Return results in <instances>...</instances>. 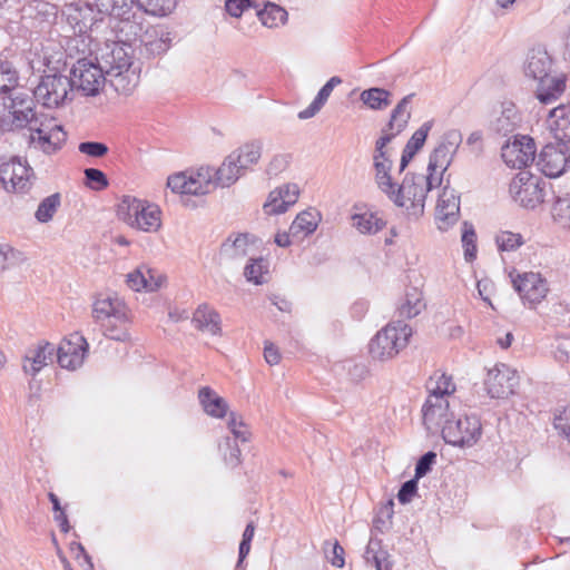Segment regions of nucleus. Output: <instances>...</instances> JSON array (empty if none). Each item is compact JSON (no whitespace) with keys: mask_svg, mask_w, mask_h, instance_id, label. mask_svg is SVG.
Segmentation results:
<instances>
[{"mask_svg":"<svg viewBox=\"0 0 570 570\" xmlns=\"http://www.w3.org/2000/svg\"><path fill=\"white\" fill-rule=\"evenodd\" d=\"M193 323L198 331L208 336H217L222 332L218 314L206 305H200L194 313Z\"/></svg>","mask_w":570,"mask_h":570,"instance_id":"nucleus-23","label":"nucleus"},{"mask_svg":"<svg viewBox=\"0 0 570 570\" xmlns=\"http://www.w3.org/2000/svg\"><path fill=\"white\" fill-rule=\"evenodd\" d=\"M430 395L428 399H446L455 391L452 379L445 374H435L430 379Z\"/></svg>","mask_w":570,"mask_h":570,"instance_id":"nucleus-32","label":"nucleus"},{"mask_svg":"<svg viewBox=\"0 0 570 570\" xmlns=\"http://www.w3.org/2000/svg\"><path fill=\"white\" fill-rule=\"evenodd\" d=\"M421 301L422 293L416 288H412L405 295V303L402 305L403 312L407 316L416 315L419 313V306L421 304Z\"/></svg>","mask_w":570,"mask_h":570,"instance_id":"nucleus-45","label":"nucleus"},{"mask_svg":"<svg viewBox=\"0 0 570 570\" xmlns=\"http://www.w3.org/2000/svg\"><path fill=\"white\" fill-rule=\"evenodd\" d=\"M431 126L429 124L417 129L409 140L404 155L402 157V168L406 166L414 154L423 146Z\"/></svg>","mask_w":570,"mask_h":570,"instance_id":"nucleus-37","label":"nucleus"},{"mask_svg":"<svg viewBox=\"0 0 570 570\" xmlns=\"http://www.w3.org/2000/svg\"><path fill=\"white\" fill-rule=\"evenodd\" d=\"M544 189L541 177L530 171H520L510 185V193L515 202L529 208L543 203Z\"/></svg>","mask_w":570,"mask_h":570,"instance_id":"nucleus-8","label":"nucleus"},{"mask_svg":"<svg viewBox=\"0 0 570 570\" xmlns=\"http://www.w3.org/2000/svg\"><path fill=\"white\" fill-rule=\"evenodd\" d=\"M73 83L87 96H96L105 85V73L99 65L80 59L72 68Z\"/></svg>","mask_w":570,"mask_h":570,"instance_id":"nucleus-12","label":"nucleus"},{"mask_svg":"<svg viewBox=\"0 0 570 570\" xmlns=\"http://www.w3.org/2000/svg\"><path fill=\"white\" fill-rule=\"evenodd\" d=\"M79 150L91 157H101L107 153V146L101 142H81Z\"/></svg>","mask_w":570,"mask_h":570,"instance_id":"nucleus-50","label":"nucleus"},{"mask_svg":"<svg viewBox=\"0 0 570 570\" xmlns=\"http://www.w3.org/2000/svg\"><path fill=\"white\" fill-rule=\"evenodd\" d=\"M410 336L411 328L406 324L386 325L372 340L370 353L377 360L391 358L407 344Z\"/></svg>","mask_w":570,"mask_h":570,"instance_id":"nucleus-7","label":"nucleus"},{"mask_svg":"<svg viewBox=\"0 0 570 570\" xmlns=\"http://www.w3.org/2000/svg\"><path fill=\"white\" fill-rule=\"evenodd\" d=\"M218 460L226 468H237L242 463V450L236 442L229 439L218 445Z\"/></svg>","mask_w":570,"mask_h":570,"instance_id":"nucleus-30","label":"nucleus"},{"mask_svg":"<svg viewBox=\"0 0 570 570\" xmlns=\"http://www.w3.org/2000/svg\"><path fill=\"white\" fill-rule=\"evenodd\" d=\"M501 250H513L521 245V236L512 232H502L497 237Z\"/></svg>","mask_w":570,"mask_h":570,"instance_id":"nucleus-47","label":"nucleus"},{"mask_svg":"<svg viewBox=\"0 0 570 570\" xmlns=\"http://www.w3.org/2000/svg\"><path fill=\"white\" fill-rule=\"evenodd\" d=\"M551 67V59L548 56L547 51L538 49L533 50L530 62L529 70L531 75L540 80L547 76H549Z\"/></svg>","mask_w":570,"mask_h":570,"instance_id":"nucleus-33","label":"nucleus"},{"mask_svg":"<svg viewBox=\"0 0 570 570\" xmlns=\"http://www.w3.org/2000/svg\"><path fill=\"white\" fill-rule=\"evenodd\" d=\"M373 558H374L376 570H390V563L387 560V554L385 552L375 554Z\"/></svg>","mask_w":570,"mask_h":570,"instance_id":"nucleus-61","label":"nucleus"},{"mask_svg":"<svg viewBox=\"0 0 570 570\" xmlns=\"http://www.w3.org/2000/svg\"><path fill=\"white\" fill-rule=\"evenodd\" d=\"M554 428L570 438V406L563 407L554 417Z\"/></svg>","mask_w":570,"mask_h":570,"instance_id":"nucleus-48","label":"nucleus"},{"mask_svg":"<svg viewBox=\"0 0 570 570\" xmlns=\"http://www.w3.org/2000/svg\"><path fill=\"white\" fill-rule=\"evenodd\" d=\"M67 570H92V563L81 544L72 542L62 556Z\"/></svg>","mask_w":570,"mask_h":570,"instance_id":"nucleus-27","label":"nucleus"},{"mask_svg":"<svg viewBox=\"0 0 570 570\" xmlns=\"http://www.w3.org/2000/svg\"><path fill=\"white\" fill-rule=\"evenodd\" d=\"M29 142L39 151L52 155L60 150L67 140L62 125L53 117L41 115L29 127Z\"/></svg>","mask_w":570,"mask_h":570,"instance_id":"nucleus-4","label":"nucleus"},{"mask_svg":"<svg viewBox=\"0 0 570 570\" xmlns=\"http://www.w3.org/2000/svg\"><path fill=\"white\" fill-rule=\"evenodd\" d=\"M275 243L281 247L291 245L289 235L287 233H277L275 236Z\"/></svg>","mask_w":570,"mask_h":570,"instance_id":"nucleus-62","label":"nucleus"},{"mask_svg":"<svg viewBox=\"0 0 570 570\" xmlns=\"http://www.w3.org/2000/svg\"><path fill=\"white\" fill-rule=\"evenodd\" d=\"M551 215L562 226L570 228V198H558L552 205Z\"/></svg>","mask_w":570,"mask_h":570,"instance_id":"nucleus-42","label":"nucleus"},{"mask_svg":"<svg viewBox=\"0 0 570 570\" xmlns=\"http://www.w3.org/2000/svg\"><path fill=\"white\" fill-rule=\"evenodd\" d=\"M514 372L509 368L494 367L488 372L485 384L493 397H505L512 393V376Z\"/></svg>","mask_w":570,"mask_h":570,"instance_id":"nucleus-20","label":"nucleus"},{"mask_svg":"<svg viewBox=\"0 0 570 570\" xmlns=\"http://www.w3.org/2000/svg\"><path fill=\"white\" fill-rule=\"evenodd\" d=\"M331 563L337 568H342L344 566V549L337 542L333 546Z\"/></svg>","mask_w":570,"mask_h":570,"instance_id":"nucleus-58","label":"nucleus"},{"mask_svg":"<svg viewBox=\"0 0 570 570\" xmlns=\"http://www.w3.org/2000/svg\"><path fill=\"white\" fill-rule=\"evenodd\" d=\"M139 8L154 16H166L176 6L175 0H136Z\"/></svg>","mask_w":570,"mask_h":570,"instance_id":"nucleus-39","label":"nucleus"},{"mask_svg":"<svg viewBox=\"0 0 570 570\" xmlns=\"http://www.w3.org/2000/svg\"><path fill=\"white\" fill-rule=\"evenodd\" d=\"M475 234L472 229H465L462 236L463 246L465 248V255L469 258H474L476 253L475 246Z\"/></svg>","mask_w":570,"mask_h":570,"instance_id":"nucleus-55","label":"nucleus"},{"mask_svg":"<svg viewBox=\"0 0 570 570\" xmlns=\"http://www.w3.org/2000/svg\"><path fill=\"white\" fill-rule=\"evenodd\" d=\"M264 357L266 363L271 366L278 365L282 360L279 350L273 343H267L265 345Z\"/></svg>","mask_w":570,"mask_h":570,"instance_id":"nucleus-56","label":"nucleus"},{"mask_svg":"<svg viewBox=\"0 0 570 570\" xmlns=\"http://www.w3.org/2000/svg\"><path fill=\"white\" fill-rule=\"evenodd\" d=\"M117 216L129 228L144 233H156L163 226L160 207L146 199L124 197Z\"/></svg>","mask_w":570,"mask_h":570,"instance_id":"nucleus-3","label":"nucleus"},{"mask_svg":"<svg viewBox=\"0 0 570 570\" xmlns=\"http://www.w3.org/2000/svg\"><path fill=\"white\" fill-rule=\"evenodd\" d=\"M537 155L534 139L528 135H515L502 147V159L510 168L521 169L531 165Z\"/></svg>","mask_w":570,"mask_h":570,"instance_id":"nucleus-9","label":"nucleus"},{"mask_svg":"<svg viewBox=\"0 0 570 570\" xmlns=\"http://www.w3.org/2000/svg\"><path fill=\"white\" fill-rule=\"evenodd\" d=\"M242 167L232 158L223 161L222 165L214 169V186L228 187L233 185L240 176Z\"/></svg>","mask_w":570,"mask_h":570,"instance_id":"nucleus-28","label":"nucleus"},{"mask_svg":"<svg viewBox=\"0 0 570 570\" xmlns=\"http://www.w3.org/2000/svg\"><path fill=\"white\" fill-rule=\"evenodd\" d=\"M228 426L236 439H240L243 442L248 440L246 426L236 416L232 415L229 417Z\"/></svg>","mask_w":570,"mask_h":570,"instance_id":"nucleus-52","label":"nucleus"},{"mask_svg":"<svg viewBox=\"0 0 570 570\" xmlns=\"http://www.w3.org/2000/svg\"><path fill=\"white\" fill-rule=\"evenodd\" d=\"M127 7V0H92L86 8L97 10L99 14L120 17Z\"/></svg>","mask_w":570,"mask_h":570,"instance_id":"nucleus-34","label":"nucleus"},{"mask_svg":"<svg viewBox=\"0 0 570 570\" xmlns=\"http://www.w3.org/2000/svg\"><path fill=\"white\" fill-rule=\"evenodd\" d=\"M94 315L97 320L128 321L125 304L116 298L99 297L94 303Z\"/></svg>","mask_w":570,"mask_h":570,"instance_id":"nucleus-22","label":"nucleus"},{"mask_svg":"<svg viewBox=\"0 0 570 570\" xmlns=\"http://www.w3.org/2000/svg\"><path fill=\"white\" fill-rule=\"evenodd\" d=\"M299 190L296 185H284L269 194L265 209L271 215L282 214L296 203Z\"/></svg>","mask_w":570,"mask_h":570,"instance_id":"nucleus-19","label":"nucleus"},{"mask_svg":"<svg viewBox=\"0 0 570 570\" xmlns=\"http://www.w3.org/2000/svg\"><path fill=\"white\" fill-rule=\"evenodd\" d=\"M164 281L159 273L146 266L134 269L126 277L128 287L135 292H155Z\"/></svg>","mask_w":570,"mask_h":570,"instance_id":"nucleus-18","label":"nucleus"},{"mask_svg":"<svg viewBox=\"0 0 570 570\" xmlns=\"http://www.w3.org/2000/svg\"><path fill=\"white\" fill-rule=\"evenodd\" d=\"M459 212L460 202L455 191L448 187L443 188L436 204L438 219L444 225H448L458 219Z\"/></svg>","mask_w":570,"mask_h":570,"instance_id":"nucleus-21","label":"nucleus"},{"mask_svg":"<svg viewBox=\"0 0 570 570\" xmlns=\"http://www.w3.org/2000/svg\"><path fill=\"white\" fill-rule=\"evenodd\" d=\"M390 92L382 88H371L361 94V100L371 109H382L390 102Z\"/></svg>","mask_w":570,"mask_h":570,"instance_id":"nucleus-38","label":"nucleus"},{"mask_svg":"<svg viewBox=\"0 0 570 570\" xmlns=\"http://www.w3.org/2000/svg\"><path fill=\"white\" fill-rule=\"evenodd\" d=\"M32 176V169L26 160L11 157L0 163V177L4 184H9L13 190L27 187Z\"/></svg>","mask_w":570,"mask_h":570,"instance_id":"nucleus-16","label":"nucleus"},{"mask_svg":"<svg viewBox=\"0 0 570 570\" xmlns=\"http://www.w3.org/2000/svg\"><path fill=\"white\" fill-rule=\"evenodd\" d=\"M106 72L120 90H129L137 86L140 67L135 62V53L130 46L116 42L102 56Z\"/></svg>","mask_w":570,"mask_h":570,"instance_id":"nucleus-2","label":"nucleus"},{"mask_svg":"<svg viewBox=\"0 0 570 570\" xmlns=\"http://www.w3.org/2000/svg\"><path fill=\"white\" fill-rule=\"evenodd\" d=\"M320 220V213L316 210H305L297 215L291 229L295 235L307 236L316 230Z\"/></svg>","mask_w":570,"mask_h":570,"instance_id":"nucleus-29","label":"nucleus"},{"mask_svg":"<svg viewBox=\"0 0 570 570\" xmlns=\"http://www.w3.org/2000/svg\"><path fill=\"white\" fill-rule=\"evenodd\" d=\"M250 550V542L242 541L239 546V563L243 562L245 557L248 554Z\"/></svg>","mask_w":570,"mask_h":570,"instance_id":"nucleus-63","label":"nucleus"},{"mask_svg":"<svg viewBox=\"0 0 570 570\" xmlns=\"http://www.w3.org/2000/svg\"><path fill=\"white\" fill-rule=\"evenodd\" d=\"M32 99L14 89L10 96H6L0 101V122L3 128L13 130L23 127H30L37 117L32 110Z\"/></svg>","mask_w":570,"mask_h":570,"instance_id":"nucleus-5","label":"nucleus"},{"mask_svg":"<svg viewBox=\"0 0 570 570\" xmlns=\"http://www.w3.org/2000/svg\"><path fill=\"white\" fill-rule=\"evenodd\" d=\"M332 88L331 86H327L325 85L318 92L317 95V98L315 99L314 104H313V108L314 110H317L324 102L325 100L328 98V96L331 95L332 92Z\"/></svg>","mask_w":570,"mask_h":570,"instance_id":"nucleus-60","label":"nucleus"},{"mask_svg":"<svg viewBox=\"0 0 570 570\" xmlns=\"http://www.w3.org/2000/svg\"><path fill=\"white\" fill-rule=\"evenodd\" d=\"M352 219L362 234H375L384 226V222L373 213L355 214Z\"/></svg>","mask_w":570,"mask_h":570,"instance_id":"nucleus-35","label":"nucleus"},{"mask_svg":"<svg viewBox=\"0 0 570 570\" xmlns=\"http://www.w3.org/2000/svg\"><path fill=\"white\" fill-rule=\"evenodd\" d=\"M85 176H86V185L90 189L101 190V189L106 188L108 185V180H107L105 174L99 169L88 168L85 170Z\"/></svg>","mask_w":570,"mask_h":570,"instance_id":"nucleus-44","label":"nucleus"},{"mask_svg":"<svg viewBox=\"0 0 570 570\" xmlns=\"http://www.w3.org/2000/svg\"><path fill=\"white\" fill-rule=\"evenodd\" d=\"M214 183V168L203 165L196 170L178 171L167 178V187L179 196H203Z\"/></svg>","mask_w":570,"mask_h":570,"instance_id":"nucleus-6","label":"nucleus"},{"mask_svg":"<svg viewBox=\"0 0 570 570\" xmlns=\"http://www.w3.org/2000/svg\"><path fill=\"white\" fill-rule=\"evenodd\" d=\"M262 156V147L257 144H247L245 145L235 159L242 168H247L249 166L256 165Z\"/></svg>","mask_w":570,"mask_h":570,"instance_id":"nucleus-40","label":"nucleus"},{"mask_svg":"<svg viewBox=\"0 0 570 570\" xmlns=\"http://www.w3.org/2000/svg\"><path fill=\"white\" fill-rule=\"evenodd\" d=\"M50 357L51 350H49L48 346H41L37 350L35 356L29 360L30 367L24 366V370L31 374H36L48 364Z\"/></svg>","mask_w":570,"mask_h":570,"instance_id":"nucleus-43","label":"nucleus"},{"mask_svg":"<svg viewBox=\"0 0 570 570\" xmlns=\"http://www.w3.org/2000/svg\"><path fill=\"white\" fill-rule=\"evenodd\" d=\"M225 7L230 16L238 18L249 7V0H226Z\"/></svg>","mask_w":570,"mask_h":570,"instance_id":"nucleus-54","label":"nucleus"},{"mask_svg":"<svg viewBox=\"0 0 570 570\" xmlns=\"http://www.w3.org/2000/svg\"><path fill=\"white\" fill-rule=\"evenodd\" d=\"M258 17L262 23L267 28H276L286 21L287 13L283 8L276 4H267L258 12Z\"/></svg>","mask_w":570,"mask_h":570,"instance_id":"nucleus-36","label":"nucleus"},{"mask_svg":"<svg viewBox=\"0 0 570 570\" xmlns=\"http://www.w3.org/2000/svg\"><path fill=\"white\" fill-rule=\"evenodd\" d=\"M13 250L9 246H0V272H3L8 266Z\"/></svg>","mask_w":570,"mask_h":570,"instance_id":"nucleus-59","label":"nucleus"},{"mask_svg":"<svg viewBox=\"0 0 570 570\" xmlns=\"http://www.w3.org/2000/svg\"><path fill=\"white\" fill-rule=\"evenodd\" d=\"M49 499L52 503L53 510L58 513L57 519L60 521V524L65 531H68V519L66 513L60 507L58 498L53 493H49Z\"/></svg>","mask_w":570,"mask_h":570,"instance_id":"nucleus-57","label":"nucleus"},{"mask_svg":"<svg viewBox=\"0 0 570 570\" xmlns=\"http://www.w3.org/2000/svg\"><path fill=\"white\" fill-rule=\"evenodd\" d=\"M406 104H407V97L403 98L400 104L396 106V108L394 109L392 116H391V119H390V122H389V128L391 130V134H387V135H384L383 137L380 138V140L377 141V149L381 154V156H383V148L385 147V145L397 134H400L406 126L407 124V120H409V114H405V107H406Z\"/></svg>","mask_w":570,"mask_h":570,"instance_id":"nucleus-25","label":"nucleus"},{"mask_svg":"<svg viewBox=\"0 0 570 570\" xmlns=\"http://www.w3.org/2000/svg\"><path fill=\"white\" fill-rule=\"evenodd\" d=\"M379 170V180L382 189L394 199V202L405 207L407 210L421 213L424 208L428 191L433 186L432 173L417 174L406 179L396 190L391 177L385 170L383 163L376 161Z\"/></svg>","mask_w":570,"mask_h":570,"instance_id":"nucleus-1","label":"nucleus"},{"mask_svg":"<svg viewBox=\"0 0 570 570\" xmlns=\"http://www.w3.org/2000/svg\"><path fill=\"white\" fill-rule=\"evenodd\" d=\"M17 89V75L10 68L0 65V94Z\"/></svg>","mask_w":570,"mask_h":570,"instance_id":"nucleus-46","label":"nucleus"},{"mask_svg":"<svg viewBox=\"0 0 570 570\" xmlns=\"http://www.w3.org/2000/svg\"><path fill=\"white\" fill-rule=\"evenodd\" d=\"M549 118L554 137L560 141L570 142V104L552 109Z\"/></svg>","mask_w":570,"mask_h":570,"instance_id":"nucleus-24","label":"nucleus"},{"mask_svg":"<svg viewBox=\"0 0 570 570\" xmlns=\"http://www.w3.org/2000/svg\"><path fill=\"white\" fill-rule=\"evenodd\" d=\"M254 537V525L247 524L244 534H243V541L252 542Z\"/></svg>","mask_w":570,"mask_h":570,"instance_id":"nucleus-64","label":"nucleus"},{"mask_svg":"<svg viewBox=\"0 0 570 570\" xmlns=\"http://www.w3.org/2000/svg\"><path fill=\"white\" fill-rule=\"evenodd\" d=\"M70 91L69 79L60 72H52L42 77L36 96L45 106L56 108L68 100Z\"/></svg>","mask_w":570,"mask_h":570,"instance_id":"nucleus-10","label":"nucleus"},{"mask_svg":"<svg viewBox=\"0 0 570 570\" xmlns=\"http://www.w3.org/2000/svg\"><path fill=\"white\" fill-rule=\"evenodd\" d=\"M435 459L434 452H428L425 453L417 462L416 469H415V479H420L423 475H425L433 464Z\"/></svg>","mask_w":570,"mask_h":570,"instance_id":"nucleus-51","label":"nucleus"},{"mask_svg":"<svg viewBox=\"0 0 570 570\" xmlns=\"http://www.w3.org/2000/svg\"><path fill=\"white\" fill-rule=\"evenodd\" d=\"M416 480L405 482L399 491L397 499L401 503H407L416 493Z\"/></svg>","mask_w":570,"mask_h":570,"instance_id":"nucleus-53","label":"nucleus"},{"mask_svg":"<svg viewBox=\"0 0 570 570\" xmlns=\"http://www.w3.org/2000/svg\"><path fill=\"white\" fill-rule=\"evenodd\" d=\"M514 288L523 299L530 304L542 302L549 292L546 279L538 273L525 272L522 274L510 273Z\"/></svg>","mask_w":570,"mask_h":570,"instance_id":"nucleus-14","label":"nucleus"},{"mask_svg":"<svg viewBox=\"0 0 570 570\" xmlns=\"http://www.w3.org/2000/svg\"><path fill=\"white\" fill-rule=\"evenodd\" d=\"M451 412L446 399H428L423 407V421L431 431H441L451 423Z\"/></svg>","mask_w":570,"mask_h":570,"instance_id":"nucleus-17","label":"nucleus"},{"mask_svg":"<svg viewBox=\"0 0 570 570\" xmlns=\"http://www.w3.org/2000/svg\"><path fill=\"white\" fill-rule=\"evenodd\" d=\"M266 273V267L262 261H254L246 268V275L248 281L254 282L255 284H262L264 274Z\"/></svg>","mask_w":570,"mask_h":570,"instance_id":"nucleus-49","label":"nucleus"},{"mask_svg":"<svg viewBox=\"0 0 570 570\" xmlns=\"http://www.w3.org/2000/svg\"><path fill=\"white\" fill-rule=\"evenodd\" d=\"M564 90V80L550 75L539 80L538 97L542 102L556 99Z\"/></svg>","mask_w":570,"mask_h":570,"instance_id":"nucleus-31","label":"nucleus"},{"mask_svg":"<svg viewBox=\"0 0 570 570\" xmlns=\"http://www.w3.org/2000/svg\"><path fill=\"white\" fill-rule=\"evenodd\" d=\"M539 165L548 177H559L570 166V150L564 144L547 145L540 154Z\"/></svg>","mask_w":570,"mask_h":570,"instance_id":"nucleus-15","label":"nucleus"},{"mask_svg":"<svg viewBox=\"0 0 570 570\" xmlns=\"http://www.w3.org/2000/svg\"><path fill=\"white\" fill-rule=\"evenodd\" d=\"M481 435V423L478 419L463 416L446 424L442 429L444 441L453 446L470 448Z\"/></svg>","mask_w":570,"mask_h":570,"instance_id":"nucleus-11","label":"nucleus"},{"mask_svg":"<svg viewBox=\"0 0 570 570\" xmlns=\"http://www.w3.org/2000/svg\"><path fill=\"white\" fill-rule=\"evenodd\" d=\"M60 204V197L58 194H55V195H51L47 198H45L37 212H36V218L40 222V223H47L49 222L55 212L57 210L58 206Z\"/></svg>","mask_w":570,"mask_h":570,"instance_id":"nucleus-41","label":"nucleus"},{"mask_svg":"<svg viewBox=\"0 0 570 570\" xmlns=\"http://www.w3.org/2000/svg\"><path fill=\"white\" fill-rule=\"evenodd\" d=\"M87 352L86 338L78 333L70 334L58 347V363L62 368L75 371L83 364Z\"/></svg>","mask_w":570,"mask_h":570,"instance_id":"nucleus-13","label":"nucleus"},{"mask_svg":"<svg viewBox=\"0 0 570 570\" xmlns=\"http://www.w3.org/2000/svg\"><path fill=\"white\" fill-rule=\"evenodd\" d=\"M204 411L216 419H223L227 413L226 402L218 396L212 389L205 386L199 390L198 394Z\"/></svg>","mask_w":570,"mask_h":570,"instance_id":"nucleus-26","label":"nucleus"}]
</instances>
